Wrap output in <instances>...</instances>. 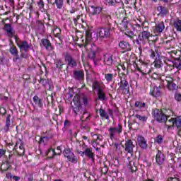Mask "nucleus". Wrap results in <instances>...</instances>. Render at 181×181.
Segmentation results:
<instances>
[{
	"mask_svg": "<svg viewBox=\"0 0 181 181\" xmlns=\"http://www.w3.org/2000/svg\"><path fill=\"white\" fill-rule=\"evenodd\" d=\"M13 151H16L20 156H23V155H25V147L23 146V144H20L18 149V143H16L13 148Z\"/></svg>",
	"mask_w": 181,
	"mask_h": 181,
	"instance_id": "obj_26",
	"label": "nucleus"
},
{
	"mask_svg": "<svg viewBox=\"0 0 181 181\" xmlns=\"http://www.w3.org/2000/svg\"><path fill=\"white\" fill-rule=\"evenodd\" d=\"M168 181H180L179 180V178H177V177H169L168 178Z\"/></svg>",
	"mask_w": 181,
	"mask_h": 181,
	"instance_id": "obj_63",
	"label": "nucleus"
},
{
	"mask_svg": "<svg viewBox=\"0 0 181 181\" xmlns=\"http://www.w3.org/2000/svg\"><path fill=\"white\" fill-rule=\"evenodd\" d=\"M9 46H10L9 52L11 54L12 56H18V54H19V52L18 51V48L16 47V46L13 45V42L12 41L11 42Z\"/></svg>",
	"mask_w": 181,
	"mask_h": 181,
	"instance_id": "obj_28",
	"label": "nucleus"
},
{
	"mask_svg": "<svg viewBox=\"0 0 181 181\" xmlns=\"http://www.w3.org/2000/svg\"><path fill=\"white\" fill-rule=\"evenodd\" d=\"M153 30H154V33H162V32L165 30V23L163 21H161L156 24Z\"/></svg>",
	"mask_w": 181,
	"mask_h": 181,
	"instance_id": "obj_19",
	"label": "nucleus"
},
{
	"mask_svg": "<svg viewBox=\"0 0 181 181\" xmlns=\"http://www.w3.org/2000/svg\"><path fill=\"white\" fill-rule=\"evenodd\" d=\"M173 26L176 29L177 32H181V20L176 18L173 23Z\"/></svg>",
	"mask_w": 181,
	"mask_h": 181,
	"instance_id": "obj_36",
	"label": "nucleus"
},
{
	"mask_svg": "<svg viewBox=\"0 0 181 181\" xmlns=\"http://www.w3.org/2000/svg\"><path fill=\"white\" fill-rule=\"evenodd\" d=\"M110 139H114L117 135H121L122 132V125L119 124L117 127H110L108 129Z\"/></svg>",
	"mask_w": 181,
	"mask_h": 181,
	"instance_id": "obj_9",
	"label": "nucleus"
},
{
	"mask_svg": "<svg viewBox=\"0 0 181 181\" xmlns=\"http://www.w3.org/2000/svg\"><path fill=\"white\" fill-rule=\"evenodd\" d=\"M73 77L77 81H81L84 78V71L81 70H75L74 71Z\"/></svg>",
	"mask_w": 181,
	"mask_h": 181,
	"instance_id": "obj_17",
	"label": "nucleus"
},
{
	"mask_svg": "<svg viewBox=\"0 0 181 181\" xmlns=\"http://www.w3.org/2000/svg\"><path fill=\"white\" fill-rule=\"evenodd\" d=\"M138 123L136 122H132V123H130L129 124V129H132L133 131H137L138 129Z\"/></svg>",
	"mask_w": 181,
	"mask_h": 181,
	"instance_id": "obj_47",
	"label": "nucleus"
},
{
	"mask_svg": "<svg viewBox=\"0 0 181 181\" xmlns=\"http://www.w3.org/2000/svg\"><path fill=\"white\" fill-rule=\"evenodd\" d=\"M73 94H74L73 88H69V93L67 94L68 100H71V98H73Z\"/></svg>",
	"mask_w": 181,
	"mask_h": 181,
	"instance_id": "obj_53",
	"label": "nucleus"
},
{
	"mask_svg": "<svg viewBox=\"0 0 181 181\" xmlns=\"http://www.w3.org/2000/svg\"><path fill=\"white\" fill-rule=\"evenodd\" d=\"M153 64L156 69H160L163 66V62H162V59H160L159 54H157V57L154 59Z\"/></svg>",
	"mask_w": 181,
	"mask_h": 181,
	"instance_id": "obj_24",
	"label": "nucleus"
},
{
	"mask_svg": "<svg viewBox=\"0 0 181 181\" xmlns=\"http://www.w3.org/2000/svg\"><path fill=\"white\" fill-rule=\"evenodd\" d=\"M137 142L139 144V146L141 148V149H146L148 148V144L146 143V140H145V138L142 136H140L138 137Z\"/></svg>",
	"mask_w": 181,
	"mask_h": 181,
	"instance_id": "obj_21",
	"label": "nucleus"
},
{
	"mask_svg": "<svg viewBox=\"0 0 181 181\" xmlns=\"http://www.w3.org/2000/svg\"><path fill=\"white\" fill-rule=\"evenodd\" d=\"M122 25H123V28H124V29H127L128 28V18H124L122 21Z\"/></svg>",
	"mask_w": 181,
	"mask_h": 181,
	"instance_id": "obj_55",
	"label": "nucleus"
},
{
	"mask_svg": "<svg viewBox=\"0 0 181 181\" xmlns=\"http://www.w3.org/2000/svg\"><path fill=\"white\" fill-rule=\"evenodd\" d=\"M174 98L175 101L181 103V94L179 93H175L174 95Z\"/></svg>",
	"mask_w": 181,
	"mask_h": 181,
	"instance_id": "obj_51",
	"label": "nucleus"
},
{
	"mask_svg": "<svg viewBox=\"0 0 181 181\" xmlns=\"http://www.w3.org/2000/svg\"><path fill=\"white\" fill-rule=\"evenodd\" d=\"M110 139H114L117 135H121L122 132V125L119 124L117 127H110L108 129Z\"/></svg>",
	"mask_w": 181,
	"mask_h": 181,
	"instance_id": "obj_8",
	"label": "nucleus"
},
{
	"mask_svg": "<svg viewBox=\"0 0 181 181\" xmlns=\"http://www.w3.org/2000/svg\"><path fill=\"white\" fill-rule=\"evenodd\" d=\"M13 62L14 63H17V62H21V57H19V54H17V55H14V57L13 58Z\"/></svg>",
	"mask_w": 181,
	"mask_h": 181,
	"instance_id": "obj_57",
	"label": "nucleus"
},
{
	"mask_svg": "<svg viewBox=\"0 0 181 181\" xmlns=\"http://www.w3.org/2000/svg\"><path fill=\"white\" fill-rule=\"evenodd\" d=\"M134 148H135V146L134 145L132 140L129 139L125 142L124 150L127 153H134Z\"/></svg>",
	"mask_w": 181,
	"mask_h": 181,
	"instance_id": "obj_15",
	"label": "nucleus"
},
{
	"mask_svg": "<svg viewBox=\"0 0 181 181\" xmlns=\"http://www.w3.org/2000/svg\"><path fill=\"white\" fill-rule=\"evenodd\" d=\"M91 40H93L91 32L90 30L86 31V40H83V45L86 49V50L89 49V52H88V57L90 59V60H93L94 63H95V56L97 53H101L103 52V49L101 48L97 47L95 44H90Z\"/></svg>",
	"mask_w": 181,
	"mask_h": 181,
	"instance_id": "obj_2",
	"label": "nucleus"
},
{
	"mask_svg": "<svg viewBox=\"0 0 181 181\" xmlns=\"http://www.w3.org/2000/svg\"><path fill=\"white\" fill-rule=\"evenodd\" d=\"M34 122H36L37 124H40V122H43V119L42 117H35L33 118Z\"/></svg>",
	"mask_w": 181,
	"mask_h": 181,
	"instance_id": "obj_56",
	"label": "nucleus"
},
{
	"mask_svg": "<svg viewBox=\"0 0 181 181\" xmlns=\"http://www.w3.org/2000/svg\"><path fill=\"white\" fill-rule=\"evenodd\" d=\"M98 36L100 39H108L111 36V25L99 28L98 30Z\"/></svg>",
	"mask_w": 181,
	"mask_h": 181,
	"instance_id": "obj_6",
	"label": "nucleus"
},
{
	"mask_svg": "<svg viewBox=\"0 0 181 181\" xmlns=\"http://www.w3.org/2000/svg\"><path fill=\"white\" fill-rule=\"evenodd\" d=\"M103 16L106 21L107 26H111V22L112 21V19L111 18V16L108 14H105Z\"/></svg>",
	"mask_w": 181,
	"mask_h": 181,
	"instance_id": "obj_45",
	"label": "nucleus"
},
{
	"mask_svg": "<svg viewBox=\"0 0 181 181\" xmlns=\"http://www.w3.org/2000/svg\"><path fill=\"white\" fill-rule=\"evenodd\" d=\"M125 35L127 37H129L131 39V40H132V39H134V32L129 31L127 33H125Z\"/></svg>",
	"mask_w": 181,
	"mask_h": 181,
	"instance_id": "obj_54",
	"label": "nucleus"
},
{
	"mask_svg": "<svg viewBox=\"0 0 181 181\" xmlns=\"http://www.w3.org/2000/svg\"><path fill=\"white\" fill-rule=\"evenodd\" d=\"M64 155L65 158H67L69 162L72 163H77V157L74 155V153L70 150V148L65 149L64 151Z\"/></svg>",
	"mask_w": 181,
	"mask_h": 181,
	"instance_id": "obj_13",
	"label": "nucleus"
},
{
	"mask_svg": "<svg viewBox=\"0 0 181 181\" xmlns=\"http://www.w3.org/2000/svg\"><path fill=\"white\" fill-rule=\"evenodd\" d=\"M165 159L166 157L165 156V154H163L162 151L158 150L156 156V163H157V165H158L159 166H162V165L165 163Z\"/></svg>",
	"mask_w": 181,
	"mask_h": 181,
	"instance_id": "obj_14",
	"label": "nucleus"
},
{
	"mask_svg": "<svg viewBox=\"0 0 181 181\" xmlns=\"http://www.w3.org/2000/svg\"><path fill=\"white\" fill-rule=\"evenodd\" d=\"M36 25L38 30H40L41 33H43V32H45V24H43V23L40 21H37Z\"/></svg>",
	"mask_w": 181,
	"mask_h": 181,
	"instance_id": "obj_37",
	"label": "nucleus"
},
{
	"mask_svg": "<svg viewBox=\"0 0 181 181\" xmlns=\"http://www.w3.org/2000/svg\"><path fill=\"white\" fill-rule=\"evenodd\" d=\"M112 2H114V6H115L117 4H122V5H124L122 0H112Z\"/></svg>",
	"mask_w": 181,
	"mask_h": 181,
	"instance_id": "obj_61",
	"label": "nucleus"
},
{
	"mask_svg": "<svg viewBox=\"0 0 181 181\" xmlns=\"http://www.w3.org/2000/svg\"><path fill=\"white\" fill-rule=\"evenodd\" d=\"M163 112L164 113V115H165L167 121L168 118H170V117H173V111H172V110H165Z\"/></svg>",
	"mask_w": 181,
	"mask_h": 181,
	"instance_id": "obj_44",
	"label": "nucleus"
},
{
	"mask_svg": "<svg viewBox=\"0 0 181 181\" xmlns=\"http://www.w3.org/2000/svg\"><path fill=\"white\" fill-rule=\"evenodd\" d=\"M152 115L154 119L159 122V124H166L168 122V117H166L163 111L159 109H154L152 112Z\"/></svg>",
	"mask_w": 181,
	"mask_h": 181,
	"instance_id": "obj_5",
	"label": "nucleus"
},
{
	"mask_svg": "<svg viewBox=\"0 0 181 181\" xmlns=\"http://www.w3.org/2000/svg\"><path fill=\"white\" fill-rule=\"evenodd\" d=\"M37 5H38L39 8H45V2H43V0H40L37 2Z\"/></svg>",
	"mask_w": 181,
	"mask_h": 181,
	"instance_id": "obj_59",
	"label": "nucleus"
},
{
	"mask_svg": "<svg viewBox=\"0 0 181 181\" xmlns=\"http://www.w3.org/2000/svg\"><path fill=\"white\" fill-rule=\"evenodd\" d=\"M119 47L124 52H129L131 50V45L125 41H121L119 43Z\"/></svg>",
	"mask_w": 181,
	"mask_h": 181,
	"instance_id": "obj_23",
	"label": "nucleus"
},
{
	"mask_svg": "<svg viewBox=\"0 0 181 181\" xmlns=\"http://www.w3.org/2000/svg\"><path fill=\"white\" fill-rule=\"evenodd\" d=\"M134 107H136V108H139V110H146V108H148L146 103L141 101H136Z\"/></svg>",
	"mask_w": 181,
	"mask_h": 181,
	"instance_id": "obj_31",
	"label": "nucleus"
},
{
	"mask_svg": "<svg viewBox=\"0 0 181 181\" xmlns=\"http://www.w3.org/2000/svg\"><path fill=\"white\" fill-rule=\"evenodd\" d=\"M10 168H11V164H9V162L8 161L3 163L1 165V170L3 172H6V170H8V169H9Z\"/></svg>",
	"mask_w": 181,
	"mask_h": 181,
	"instance_id": "obj_41",
	"label": "nucleus"
},
{
	"mask_svg": "<svg viewBox=\"0 0 181 181\" xmlns=\"http://www.w3.org/2000/svg\"><path fill=\"white\" fill-rule=\"evenodd\" d=\"M120 82L117 83L119 86V89L121 90L122 94H128L129 93V83L125 78H120Z\"/></svg>",
	"mask_w": 181,
	"mask_h": 181,
	"instance_id": "obj_7",
	"label": "nucleus"
},
{
	"mask_svg": "<svg viewBox=\"0 0 181 181\" xmlns=\"http://www.w3.org/2000/svg\"><path fill=\"white\" fill-rule=\"evenodd\" d=\"M96 139H98V141H103V135L101 134H95Z\"/></svg>",
	"mask_w": 181,
	"mask_h": 181,
	"instance_id": "obj_64",
	"label": "nucleus"
},
{
	"mask_svg": "<svg viewBox=\"0 0 181 181\" xmlns=\"http://www.w3.org/2000/svg\"><path fill=\"white\" fill-rule=\"evenodd\" d=\"M92 87L93 88V90H100V88H101V87L100 86V83L97 81H95L93 83V85H92Z\"/></svg>",
	"mask_w": 181,
	"mask_h": 181,
	"instance_id": "obj_48",
	"label": "nucleus"
},
{
	"mask_svg": "<svg viewBox=\"0 0 181 181\" xmlns=\"http://www.w3.org/2000/svg\"><path fill=\"white\" fill-rule=\"evenodd\" d=\"M2 23L4 25V30L6 32L7 36L11 38L14 37L15 42L18 47L20 49V52H25V53H28V52H29V49H30V45L28 43V41H21L19 40V37L15 35L16 32L13 28H12V24L5 23V20H2Z\"/></svg>",
	"mask_w": 181,
	"mask_h": 181,
	"instance_id": "obj_1",
	"label": "nucleus"
},
{
	"mask_svg": "<svg viewBox=\"0 0 181 181\" xmlns=\"http://www.w3.org/2000/svg\"><path fill=\"white\" fill-rule=\"evenodd\" d=\"M157 11L158 12V15L161 16V18L166 16V15H168V13L169 12V10H168V8L163 6H158Z\"/></svg>",
	"mask_w": 181,
	"mask_h": 181,
	"instance_id": "obj_22",
	"label": "nucleus"
},
{
	"mask_svg": "<svg viewBox=\"0 0 181 181\" xmlns=\"http://www.w3.org/2000/svg\"><path fill=\"white\" fill-rule=\"evenodd\" d=\"M81 100H83L84 105H88V98H87V96H81L78 94H76L73 99V103H71V108L76 115H77L83 108V106H81Z\"/></svg>",
	"mask_w": 181,
	"mask_h": 181,
	"instance_id": "obj_3",
	"label": "nucleus"
},
{
	"mask_svg": "<svg viewBox=\"0 0 181 181\" xmlns=\"http://www.w3.org/2000/svg\"><path fill=\"white\" fill-rule=\"evenodd\" d=\"M41 42L46 50H53V47H52V43L49 40L43 38L41 40Z\"/></svg>",
	"mask_w": 181,
	"mask_h": 181,
	"instance_id": "obj_27",
	"label": "nucleus"
},
{
	"mask_svg": "<svg viewBox=\"0 0 181 181\" xmlns=\"http://www.w3.org/2000/svg\"><path fill=\"white\" fill-rule=\"evenodd\" d=\"M57 151H60L59 153H56V151H54V149L51 148L48 151L47 155H49V153H52V158H53L54 156H56V155H60V153H62V147L61 146H58L57 148Z\"/></svg>",
	"mask_w": 181,
	"mask_h": 181,
	"instance_id": "obj_38",
	"label": "nucleus"
},
{
	"mask_svg": "<svg viewBox=\"0 0 181 181\" xmlns=\"http://www.w3.org/2000/svg\"><path fill=\"white\" fill-rule=\"evenodd\" d=\"M105 2L109 6H114V1L112 0H105Z\"/></svg>",
	"mask_w": 181,
	"mask_h": 181,
	"instance_id": "obj_58",
	"label": "nucleus"
},
{
	"mask_svg": "<svg viewBox=\"0 0 181 181\" xmlns=\"http://www.w3.org/2000/svg\"><path fill=\"white\" fill-rule=\"evenodd\" d=\"M52 5L54 6L55 5L58 11H62V9H63V6H64V0H54Z\"/></svg>",
	"mask_w": 181,
	"mask_h": 181,
	"instance_id": "obj_29",
	"label": "nucleus"
},
{
	"mask_svg": "<svg viewBox=\"0 0 181 181\" xmlns=\"http://www.w3.org/2000/svg\"><path fill=\"white\" fill-rule=\"evenodd\" d=\"M33 100L36 105H37L40 108H43V100L39 98L37 95L34 96Z\"/></svg>",
	"mask_w": 181,
	"mask_h": 181,
	"instance_id": "obj_34",
	"label": "nucleus"
},
{
	"mask_svg": "<svg viewBox=\"0 0 181 181\" xmlns=\"http://www.w3.org/2000/svg\"><path fill=\"white\" fill-rule=\"evenodd\" d=\"M98 98L100 100V101L107 100V97H105V93H104V90L103 88H99L98 90Z\"/></svg>",
	"mask_w": 181,
	"mask_h": 181,
	"instance_id": "obj_32",
	"label": "nucleus"
},
{
	"mask_svg": "<svg viewBox=\"0 0 181 181\" xmlns=\"http://www.w3.org/2000/svg\"><path fill=\"white\" fill-rule=\"evenodd\" d=\"M175 67L177 69V70H181V58H180V60H175Z\"/></svg>",
	"mask_w": 181,
	"mask_h": 181,
	"instance_id": "obj_52",
	"label": "nucleus"
},
{
	"mask_svg": "<svg viewBox=\"0 0 181 181\" xmlns=\"http://www.w3.org/2000/svg\"><path fill=\"white\" fill-rule=\"evenodd\" d=\"M168 122H172L173 127H175L177 129H181V116L173 117Z\"/></svg>",
	"mask_w": 181,
	"mask_h": 181,
	"instance_id": "obj_16",
	"label": "nucleus"
},
{
	"mask_svg": "<svg viewBox=\"0 0 181 181\" xmlns=\"http://www.w3.org/2000/svg\"><path fill=\"white\" fill-rule=\"evenodd\" d=\"M104 62L107 66H112V55L110 54H106L104 55Z\"/></svg>",
	"mask_w": 181,
	"mask_h": 181,
	"instance_id": "obj_30",
	"label": "nucleus"
},
{
	"mask_svg": "<svg viewBox=\"0 0 181 181\" xmlns=\"http://www.w3.org/2000/svg\"><path fill=\"white\" fill-rule=\"evenodd\" d=\"M115 148L116 151H121V145L118 143H115Z\"/></svg>",
	"mask_w": 181,
	"mask_h": 181,
	"instance_id": "obj_62",
	"label": "nucleus"
},
{
	"mask_svg": "<svg viewBox=\"0 0 181 181\" xmlns=\"http://www.w3.org/2000/svg\"><path fill=\"white\" fill-rule=\"evenodd\" d=\"M90 8L93 9L92 15H100L103 11V8L100 6H90Z\"/></svg>",
	"mask_w": 181,
	"mask_h": 181,
	"instance_id": "obj_35",
	"label": "nucleus"
},
{
	"mask_svg": "<svg viewBox=\"0 0 181 181\" xmlns=\"http://www.w3.org/2000/svg\"><path fill=\"white\" fill-rule=\"evenodd\" d=\"M110 139H114L117 135H121L122 132V125L119 124L117 127H110L108 129Z\"/></svg>",
	"mask_w": 181,
	"mask_h": 181,
	"instance_id": "obj_10",
	"label": "nucleus"
},
{
	"mask_svg": "<svg viewBox=\"0 0 181 181\" xmlns=\"http://www.w3.org/2000/svg\"><path fill=\"white\" fill-rule=\"evenodd\" d=\"M135 117L140 121V122H146L148 121V117L142 116L139 114L135 115Z\"/></svg>",
	"mask_w": 181,
	"mask_h": 181,
	"instance_id": "obj_42",
	"label": "nucleus"
},
{
	"mask_svg": "<svg viewBox=\"0 0 181 181\" xmlns=\"http://www.w3.org/2000/svg\"><path fill=\"white\" fill-rule=\"evenodd\" d=\"M170 54L174 60H180V52H178L177 51H172Z\"/></svg>",
	"mask_w": 181,
	"mask_h": 181,
	"instance_id": "obj_40",
	"label": "nucleus"
},
{
	"mask_svg": "<svg viewBox=\"0 0 181 181\" xmlns=\"http://www.w3.org/2000/svg\"><path fill=\"white\" fill-rule=\"evenodd\" d=\"M85 156H86L88 159H90L91 162L94 163L95 162L94 153H93V150H91V148H86L85 149Z\"/></svg>",
	"mask_w": 181,
	"mask_h": 181,
	"instance_id": "obj_25",
	"label": "nucleus"
},
{
	"mask_svg": "<svg viewBox=\"0 0 181 181\" xmlns=\"http://www.w3.org/2000/svg\"><path fill=\"white\" fill-rule=\"evenodd\" d=\"M65 62H67V69L69 67H76L77 66V62L75 61L74 58L69 52H66L64 55Z\"/></svg>",
	"mask_w": 181,
	"mask_h": 181,
	"instance_id": "obj_12",
	"label": "nucleus"
},
{
	"mask_svg": "<svg viewBox=\"0 0 181 181\" xmlns=\"http://www.w3.org/2000/svg\"><path fill=\"white\" fill-rule=\"evenodd\" d=\"M99 114L102 118H105L106 119H110V116L108 114H107V112L103 109V107H100L99 110Z\"/></svg>",
	"mask_w": 181,
	"mask_h": 181,
	"instance_id": "obj_39",
	"label": "nucleus"
},
{
	"mask_svg": "<svg viewBox=\"0 0 181 181\" xmlns=\"http://www.w3.org/2000/svg\"><path fill=\"white\" fill-rule=\"evenodd\" d=\"M149 37H151V33L148 30H144L138 35L137 39L136 40V45L139 46H145L148 42H149Z\"/></svg>",
	"mask_w": 181,
	"mask_h": 181,
	"instance_id": "obj_4",
	"label": "nucleus"
},
{
	"mask_svg": "<svg viewBox=\"0 0 181 181\" xmlns=\"http://www.w3.org/2000/svg\"><path fill=\"white\" fill-rule=\"evenodd\" d=\"M155 141L158 144H162L163 142V136L162 135H158L155 139Z\"/></svg>",
	"mask_w": 181,
	"mask_h": 181,
	"instance_id": "obj_50",
	"label": "nucleus"
},
{
	"mask_svg": "<svg viewBox=\"0 0 181 181\" xmlns=\"http://www.w3.org/2000/svg\"><path fill=\"white\" fill-rule=\"evenodd\" d=\"M166 88L168 91H176L179 86L175 83V79L170 76L165 77Z\"/></svg>",
	"mask_w": 181,
	"mask_h": 181,
	"instance_id": "obj_11",
	"label": "nucleus"
},
{
	"mask_svg": "<svg viewBox=\"0 0 181 181\" xmlns=\"http://www.w3.org/2000/svg\"><path fill=\"white\" fill-rule=\"evenodd\" d=\"M5 153H6V150L0 148V159L2 156H4Z\"/></svg>",
	"mask_w": 181,
	"mask_h": 181,
	"instance_id": "obj_60",
	"label": "nucleus"
},
{
	"mask_svg": "<svg viewBox=\"0 0 181 181\" xmlns=\"http://www.w3.org/2000/svg\"><path fill=\"white\" fill-rule=\"evenodd\" d=\"M54 64H56L57 69H61L63 66H64V63H63L62 59H56Z\"/></svg>",
	"mask_w": 181,
	"mask_h": 181,
	"instance_id": "obj_43",
	"label": "nucleus"
},
{
	"mask_svg": "<svg viewBox=\"0 0 181 181\" xmlns=\"http://www.w3.org/2000/svg\"><path fill=\"white\" fill-rule=\"evenodd\" d=\"M150 94L155 98H158V97H160L161 95L160 86L153 87V88L150 90Z\"/></svg>",
	"mask_w": 181,
	"mask_h": 181,
	"instance_id": "obj_20",
	"label": "nucleus"
},
{
	"mask_svg": "<svg viewBox=\"0 0 181 181\" xmlns=\"http://www.w3.org/2000/svg\"><path fill=\"white\" fill-rule=\"evenodd\" d=\"M105 78L107 81V83H111V81H112V78H114V74H107L105 75Z\"/></svg>",
	"mask_w": 181,
	"mask_h": 181,
	"instance_id": "obj_46",
	"label": "nucleus"
},
{
	"mask_svg": "<svg viewBox=\"0 0 181 181\" xmlns=\"http://www.w3.org/2000/svg\"><path fill=\"white\" fill-rule=\"evenodd\" d=\"M148 52L150 53V57L151 59H155L156 54H158V51L153 50L152 49H149Z\"/></svg>",
	"mask_w": 181,
	"mask_h": 181,
	"instance_id": "obj_49",
	"label": "nucleus"
},
{
	"mask_svg": "<svg viewBox=\"0 0 181 181\" xmlns=\"http://www.w3.org/2000/svg\"><path fill=\"white\" fill-rule=\"evenodd\" d=\"M11 127V115H8L6 119V124L4 127V132H8Z\"/></svg>",
	"mask_w": 181,
	"mask_h": 181,
	"instance_id": "obj_33",
	"label": "nucleus"
},
{
	"mask_svg": "<svg viewBox=\"0 0 181 181\" xmlns=\"http://www.w3.org/2000/svg\"><path fill=\"white\" fill-rule=\"evenodd\" d=\"M40 84H42L47 90H52V84H50V79L42 78L38 80Z\"/></svg>",
	"mask_w": 181,
	"mask_h": 181,
	"instance_id": "obj_18",
	"label": "nucleus"
}]
</instances>
